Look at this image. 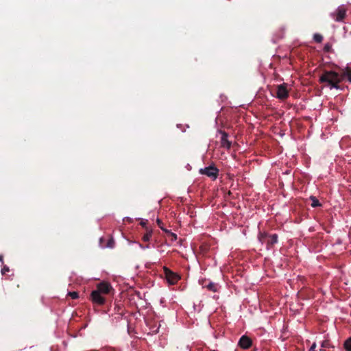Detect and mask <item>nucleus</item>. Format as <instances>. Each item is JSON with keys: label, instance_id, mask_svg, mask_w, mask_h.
Instances as JSON below:
<instances>
[{"label": "nucleus", "instance_id": "nucleus-14", "mask_svg": "<svg viewBox=\"0 0 351 351\" xmlns=\"http://www.w3.org/2000/svg\"><path fill=\"white\" fill-rule=\"evenodd\" d=\"M310 199L312 201V202H311V206L312 207L315 208V207L321 206L319 200L315 197L311 196Z\"/></svg>", "mask_w": 351, "mask_h": 351}, {"label": "nucleus", "instance_id": "nucleus-11", "mask_svg": "<svg viewBox=\"0 0 351 351\" xmlns=\"http://www.w3.org/2000/svg\"><path fill=\"white\" fill-rule=\"evenodd\" d=\"M220 134L221 135L220 139L221 147L229 149L231 147L232 143L228 139V133L224 131H220Z\"/></svg>", "mask_w": 351, "mask_h": 351}, {"label": "nucleus", "instance_id": "nucleus-7", "mask_svg": "<svg viewBox=\"0 0 351 351\" xmlns=\"http://www.w3.org/2000/svg\"><path fill=\"white\" fill-rule=\"evenodd\" d=\"M201 284L203 288H205L213 293L218 292L221 288V286L218 283L208 281L206 280H203Z\"/></svg>", "mask_w": 351, "mask_h": 351}, {"label": "nucleus", "instance_id": "nucleus-21", "mask_svg": "<svg viewBox=\"0 0 351 351\" xmlns=\"http://www.w3.org/2000/svg\"><path fill=\"white\" fill-rule=\"evenodd\" d=\"M9 270V267L6 265H4L3 267L1 269V274L4 275L6 274V272H8Z\"/></svg>", "mask_w": 351, "mask_h": 351}, {"label": "nucleus", "instance_id": "nucleus-16", "mask_svg": "<svg viewBox=\"0 0 351 351\" xmlns=\"http://www.w3.org/2000/svg\"><path fill=\"white\" fill-rule=\"evenodd\" d=\"M344 348L347 351H351V337L348 338L345 342H344Z\"/></svg>", "mask_w": 351, "mask_h": 351}, {"label": "nucleus", "instance_id": "nucleus-19", "mask_svg": "<svg viewBox=\"0 0 351 351\" xmlns=\"http://www.w3.org/2000/svg\"><path fill=\"white\" fill-rule=\"evenodd\" d=\"M168 237L171 241H175L177 239V235L173 232H169Z\"/></svg>", "mask_w": 351, "mask_h": 351}, {"label": "nucleus", "instance_id": "nucleus-9", "mask_svg": "<svg viewBox=\"0 0 351 351\" xmlns=\"http://www.w3.org/2000/svg\"><path fill=\"white\" fill-rule=\"evenodd\" d=\"M112 289V288L108 282H102L97 285L95 290L101 294H108Z\"/></svg>", "mask_w": 351, "mask_h": 351}, {"label": "nucleus", "instance_id": "nucleus-10", "mask_svg": "<svg viewBox=\"0 0 351 351\" xmlns=\"http://www.w3.org/2000/svg\"><path fill=\"white\" fill-rule=\"evenodd\" d=\"M238 344L241 348L247 350V349H249L252 346V339L249 337H247L246 335H243L240 338Z\"/></svg>", "mask_w": 351, "mask_h": 351}, {"label": "nucleus", "instance_id": "nucleus-23", "mask_svg": "<svg viewBox=\"0 0 351 351\" xmlns=\"http://www.w3.org/2000/svg\"><path fill=\"white\" fill-rule=\"evenodd\" d=\"M316 347H317L316 343H313L312 344V346H311V348H310V349H309V351H316V350H315Z\"/></svg>", "mask_w": 351, "mask_h": 351}, {"label": "nucleus", "instance_id": "nucleus-18", "mask_svg": "<svg viewBox=\"0 0 351 351\" xmlns=\"http://www.w3.org/2000/svg\"><path fill=\"white\" fill-rule=\"evenodd\" d=\"M68 295H69L72 299H77L79 298V293L76 291L69 292Z\"/></svg>", "mask_w": 351, "mask_h": 351}, {"label": "nucleus", "instance_id": "nucleus-29", "mask_svg": "<svg viewBox=\"0 0 351 351\" xmlns=\"http://www.w3.org/2000/svg\"><path fill=\"white\" fill-rule=\"evenodd\" d=\"M3 256L0 255V261L1 262H3Z\"/></svg>", "mask_w": 351, "mask_h": 351}, {"label": "nucleus", "instance_id": "nucleus-2", "mask_svg": "<svg viewBox=\"0 0 351 351\" xmlns=\"http://www.w3.org/2000/svg\"><path fill=\"white\" fill-rule=\"evenodd\" d=\"M278 234H269L267 232H261L258 235V240L262 243L267 244V249H271L278 242Z\"/></svg>", "mask_w": 351, "mask_h": 351}, {"label": "nucleus", "instance_id": "nucleus-17", "mask_svg": "<svg viewBox=\"0 0 351 351\" xmlns=\"http://www.w3.org/2000/svg\"><path fill=\"white\" fill-rule=\"evenodd\" d=\"M313 39L316 43H320L323 40V36L319 34H315L313 36Z\"/></svg>", "mask_w": 351, "mask_h": 351}, {"label": "nucleus", "instance_id": "nucleus-8", "mask_svg": "<svg viewBox=\"0 0 351 351\" xmlns=\"http://www.w3.org/2000/svg\"><path fill=\"white\" fill-rule=\"evenodd\" d=\"M276 95L278 99L282 100L285 99L289 97V92L287 89L286 84L283 83L278 86Z\"/></svg>", "mask_w": 351, "mask_h": 351}, {"label": "nucleus", "instance_id": "nucleus-30", "mask_svg": "<svg viewBox=\"0 0 351 351\" xmlns=\"http://www.w3.org/2000/svg\"><path fill=\"white\" fill-rule=\"evenodd\" d=\"M158 330V328L156 330H155L154 332H157Z\"/></svg>", "mask_w": 351, "mask_h": 351}, {"label": "nucleus", "instance_id": "nucleus-24", "mask_svg": "<svg viewBox=\"0 0 351 351\" xmlns=\"http://www.w3.org/2000/svg\"><path fill=\"white\" fill-rule=\"evenodd\" d=\"M161 230L162 231H164L165 233H167V237L169 235V232H172L171 230H169L165 228L164 227H161Z\"/></svg>", "mask_w": 351, "mask_h": 351}, {"label": "nucleus", "instance_id": "nucleus-5", "mask_svg": "<svg viewBox=\"0 0 351 351\" xmlns=\"http://www.w3.org/2000/svg\"><path fill=\"white\" fill-rule=\"evenodd\" d=\"M346 16V9L343 6L338 7L333 12L330 13V16L337 22H341Z\"/></svg>", "mask_w": 351, "mask_h": 351}, {"label": "nucleus", "instance_id": "nucleus-27", "mask_svg": "<svg viewBox=\"0 0 351 351\" xmlns=\"http://www.w3.org/2000/svg\"><path fill=\"white\" fill-rule=\"evenodd\" d=\"M146 223H147V221H141V222L140 223V224H141L142 226H143V227H145V226Z\"/></svg>", "mask_w": 351, "mask_h": 351}, {"label": "nucleus", "instance_id": "nucleus-22", "mask_svg": "<svg viewBox=\"0 0 351 351\" xmlns=\"http://www.w3.org/2000/svg\"><path fill=\"white\" fill-rule=\"evenodd\" d=\"M156 222H157V224L160 227V229H161V227H164L163 226V223H162V221L160 219H157Z\"/></svg>", "mask_w": 351, "mask_h": 351}, {"label": "nucleus", "instance_id": "nucleus-1", "mask_svg": "<svg viewBox=\"0 0 351 351\" xmlns=\"http://www.w3.org/2000/svg\"><path fill=\"white\" fill-rule=\"evenodd\" d=\"M342 81L338 73L332 71H324L319 77L320 83H326L330 88H339V84Z\"/></svg>", "mask_w": 351, "mask_h": 351}, {"label": "nucleus", "instance_id": "nucleus-12", "mask_svg": "<svg viewBox=\"0 0 351 351\" xmlns=\"http://www.w3.org/2000/svg\"><path fill=\"white\" fill-rule=\"evenodd\" d=\"M106 241V239L104 237L100 239V245L102 247L113 248L114 247L115 242L112 237H109L107 239L106 244H104V242Z\"/></svg>", "mask_w": 351, "mask_h": 351}, {"label": "nucleus", "instance_id": "nucleus-6", "mask_svg": "<svg viewBox=\"0 0 351 351\" xmlns=\"http://www.w3.org/2000/svg\"><path fill=\"white\" fill-rule=\"evenodd\" d=\"M91 301L98 305H103L106 302V299L102 294L96 290H93L90 294Z\"/></svg>", "mask_w": 351, "mask_h": 351}, {"label": "nucleus", "instance_id": "nucleus-25", "mask_svg": "<svg viewBox=\"0 0 351 351\" xmlns=\"http://www.w3.org/2000/svg\"><path fill=\"white\" fill-rule=\"evenodd\" d=\"M161 230L162 231H164L165 233H167V237L169 235V232H172L171 230H169L165 228L164 227H161Z\"/></svg>", "mask_w": 351, "mask_h": 351}, {"label": "nucleus", "instance_id": "nucleus-26", "mask_svg": "<svg viewBox=\"0 0 351 351\" xmlns=\"http://www.w3.org/2000/svg\"><path fill=\"white\" fill-rule=\"evenodd\" d=\"M328 346V341H324L322 343V347H327Z\"/></svg>", "mask_w": 351, "mask_h": 351}, {"label": "nucleus", "instance_id": "nucleus-13", "mask_svg": "<svg viewBox=\"0 0 351 351\" xmlns=\"http://www.w3.org/2000/svg\"><path fill=\"white\" fill-rule=\"evenodd\" d=\"M342 80L344 78H347V80L351 83V69L349 67H346L343 70L341 75L340 76Z\"/></svg>", "mask_w": 351, "mask_h": 351}, {"label": "nucleus", "instance_id": "nucleus-15", "mask_svg": "<svg viewBox=\"0 0 351 351\" xmlns=\"http://www.w3.org/2000/svg\"><path fill=\"white\" fill-rule=\"evenodd\" d=\"M152 230L147 231L143 236V240L145 242L149 241L150 238L152 237Z\"/></svg>", "mask_w": 351, "mask_h": 351}, {"label": "nucleus", "instance_id": "nucleus-4", "mask_svg": "<svg viewBox=\"0 0 351 351\" xmlns=\"http://www.w3.org/2000/svg\"><path fill=\"white\" fill-rule=\"evenodd\" d=\"M164 275L167 281L170 285L176 284L177 282L180 279V277L178 274L172 271L171 269L166 267H164Z\"/></svg>", "mask_w": 351, "mask_h": 351}, {"label": "nucleus", "instance_id": "nucleus-28", "mask_svg": "<svg viewBox=\"0 0 351 351\" xmlns=\"http://www.w3.org/2000/svg\"><path fill=\"white\" fill-rule=\"evenodd\" d=\"M140 247L143 249H145V248H148L149 246V244L146 245L145 247H143L142 245H140Z\"/></svg>", "mask_w": 351, "mask_h": 351}, {"label": "nucleus", "instance_id": "nucleus-20", "mask_svg": "<svg viewBox=\"0 0 351 351\" xmlns=\"http://www.w3.org/2000/svg\"><path fill=\"white\" fill-rule=\"evenodd\" d=\"M331 45L330 43H326L324 47V50L326 52H329L331 49Z\"/></svg>", "mask_w": 351, "mask_h": 351}, {"label": "nucleus", "instance_id": "nucleus-3", "mask_svg": "<svg viewBox=\"0 0 351 351\" xmlns=\"http://www.w3.org/2000/svg\"><path fill=\"white\" fill-rule=\"evenodd\" d=\"M219 170L217 168V167L212 164L208 167H206L204 169H200L199 173L202 175H206L208 178H211L213 180H215L219 176Z\"/></svg>", "mask_w": 351, "mask_h": 351}]
</instances>
